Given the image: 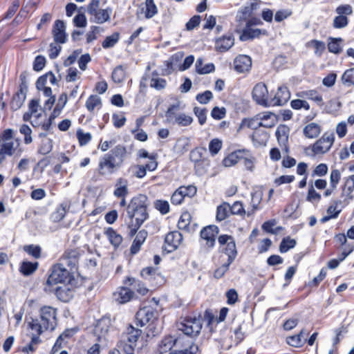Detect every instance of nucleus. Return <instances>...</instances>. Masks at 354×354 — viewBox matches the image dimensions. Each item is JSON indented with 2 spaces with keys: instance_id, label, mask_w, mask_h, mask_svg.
Segmentation results:
<instances>
[{
  "instance_id": "69168bd1",
  "label": "nucleus",
  "mask_w": 354,
  "mask_h": 354,
  "mask_svg": "<svg viewBox=\"0 0 354 354\" xmlns=\"http://www.w3.org/2000/svg\"><path fill=\"white\" fill-rule=\"evenodd\" d=\"M213 97L212 93L210 91H206L203 93L196 95V100L201 104H207Z\"/></svg>"
},
{
  "instance_id": "bf43d9fd",
  "label": "nucleus",
  "mask_w": 354,
  "mask_h": 354,
  "mask_svg": "<svg viewBox=\"0 0 354 354\" xmlns=\"http://www.w3.org/2000/svg\"><path fill=\"white\" fill-rule=\"evenodd\" d=\"M59 44H58L56 42L51 43L50 44V48L48 50V51H49L48 55L51 59H55L59 55V54L62 50V46Z\"/></svg>"
},
{
  "instance_id": "7c9ffc66",
  "label": "nucleus",
  "mask_w": 354,
  "mask_h": 354,
  "mask_svg": "<svg viewBox=\"0 0 354 354\" xmlns=\"http://www.w3.org/2000/svg\"><path fill=\"white\" fill-rule=\"evenodd\" d=\"M321 127L315 123L312 122L304 127L303 129V133L304 136L310 139L315 138L319 136L321 133Z\"/></svg>"
},
{
  "instance_id": "423d86ee",
  "label": "nucleus",
  "mask_w": 354,
  "mask_h": 354,
  "mask_svg": "<svg viewBox=\"0 0 354 354\" xmlns=\"http://www.w3.org/2000/svg\"><path fill=\"white\" fill-rule=\"evenodd\" d=\"M127 214L131 219L128 226L129 228V235L133 236L148 218V213L147 209H136L131 212L130 209L127 210Z\"/></svg>"
},
{
  "instance_id": "1a4fd4ad",
  "label": "nucleus",
  "mask_w": 354,
  "mask_h": 354,
  "mask_svg": "<svg viewBox=\"0 0 354 354\" xmlns=\"http://www.w3.org/2000/svg\"><path fill=\"white\" fill-rule=\"evenodd\" d=\"M111 329V320L109 317H103L97 322L94 333L100 342H106L110 337Z\"/></svg>"
},
{
  "instance_id": "ea45409f",
  "label": "nucleus",
  "mask_w": 354,
  "mask_h": 354,
  "mask_svg": "<svg viewBox=\"0 0 354 354\" xmlns=\"http://www.w3.org/2000/svg\"><path fill=\"white\" fill-rule=\"evenodd\" d=\"M102 104L101 98L96 95H91L86 102V107L88 111H93L95 108L100 107Z\"/></svg>"
},
{
  "instance_id": "f3484780",
  "label": "nucleus",
  "mask_w": 354,
  "mask_h": 354,
  "mask_svg": "<svg viewBox=\"0 0 354 354\" xmlns=\"http://www.w3.org/2000/svg\"><path fill=\"white\" fill-rule=\"evenodd\" d=\"M182 240L183 236L180 232L174 231L168 233L165 239V243L167 245L166 249L168 252L175 250L180 244Z\"/></svg>"
},
{
  "instance_id": "ddd939ff",
  "label": "nucleus",
  "mask_w": 354,
  "mask_h": 354,
  "mask_svg": "<svg viewBox=\"0 0 354 354\" xmlns=\"http://www.w3.org/2000/svg\"><path fill=\"white\" fill-rule=\"evenodd\" d=\"M141 333L142 331L140 329L129 325L122 334L121 342L132 348L136 345V342L140 337Z\"/></svg>"
},
{
  "instance_id": "4be33fe9",
  "label": "nucleus",
  "mask_w": 354,
  "mask_h": 354,
  "mask_svg": "<svg viewBox=\"0 0 354 354\" xmlns=\"http://www.w3.org/2000/svg\"><path fill=\"white\" fill-rule=\"evenodd\" d=\"M234 69L239 73L248 71L252 66L251 58L245 55H239L234 59Z\"/></svg>"
},
{
  "instance_id": "c9c22d12",
  "label": "nucleus",
  "mask_w": 354,
  "mask_h": 354,
  "mask_svg": "<svg viewBox=\"0 0 354 354\" xmlns=\"http://www.w3.org/2000/svg\"><path fill=\"white\" fill-rule=\"evenodd\" d=\"M230 205L227 203H223L221 205L218 206L216 209V220L223 221L230 214Z\"/></svg>"
},
{
  "instance_id": "338daca9",
  "label": "nucleus",
  "mask_w": 354,
  "mask_h": 354,
  "mask_svg": "<svg viewBox=\"0 0 354 354\" xmlns=\"http://www.w3.org/2000/svg\"><path fill=\"white\" fill-rule=\"evenodd\" d=\"M46 64V59L44 56L38 55L35 57L33 63V69L35 71H40L44 68Z\"/></svg>"
},
{
  "instance_id": "f03ea898",
  "label": "nucleus",
  "mask_w": 354,
  "mask_h": 354,
  "mask_svg": "<svg viewBox=\"0 0 354 354\" xmlns=\"http://www.w3.org/2000/svg\"><path fill=\"white\" fill-rule=\"evenodd\" d=\"M19 146V140L13 139V130L7 129L0 134V165L6 156H11Z\"/></svg>"
},
{
  "instance_id": "774afa93",
  "label": "nucleus",
  "mask_w": 354,
  "mask_h": 354,
  "mask_svg": "<svg viewBox=\"0 0 354 354\" xmlns=\"http://www.w3.org/2000/svg\"><path fill=\"white\" fill-rule=\"evenodd\" d=\"M198 348L196 345L192 344L189 346L188 348H185L183 350H176L170 353V354H195Z\"/></svg>"
},
{
  "instance_id": "09e8293b",
  "label": "nucleus",
  "mask_w": 354,
  "mask_h": 354,
  "mask_svg": "<svg viewBox=\"0 0 354 354\" xmlns=\"http://www.w3.org/2000/svg\"><path fill=\"white\" fill-rule=\"evenodd\" d=\"M119 39V34L113 33V35L108 36L105 38L104 41L102 42V47L104 48H111L115 46V44L118 42Z\"/></svg>"
},
{
  "instance_id": "e2e57ef3",
  "label": "nucleus",
  "mask_w": 354,
  "mask_h": 354,
  "mask_svg": "<svg viewBox=\"0 0 354 354\" xmlns=\"http://www.w3.org/2000/svg\"><path fill=\"white\" fill-rule=\"evenodd\" d=\"M155 207L159 210L161 214H166L169 211V205L167 201L158 200L155 202Z\"/></svg>"
},
{
  "instance_id": "0e129e2a",
  "label": "nucleus",
  "mask_w": 354,
  "mask_h": 354,
  "mask_svg": "<svg viewBox=\"0 0 354 354\" xmlns=\"http://www.w3.org/2000/svg\"><path fill=\"white\" fill-rule=\"evenodd\" d=\"M230 212L232 214L243 215L245 211L243 208V204L239 201H236L230 206Z\"/></svg>"
},
{
  "instance_id": "6ab92c4d",
  "label": "nucleus",
  "mask_w": 354,
  "mask_h": 354,
  "mask_svg": "<svg viewBox=\"0 0 354 354\" xmlns=\"http://www.w3.org/2000/svg\"><path fill=\"white\" fill-rule=\"evenodd\" d=\"M257 120H259V122H257V124L265 128L273 127L278 120L277 115L272 112H264L257 115Z\"/></svg>"
},
{
  "instance_id": "de8ad7c7",
  "label": "nucleus",
  "mask_w": 354,
  "mask_h": 354,
  "mask_svg": "<svg viewBox=\"0 0 354 354\" xmlns=\"http://www.w3.org/2000/svg\"><path fill=\"white\" fill-rule=\"evenodd\" d=\"M304 96L308 99L315 101L319 106L323 105V99L316 91L310 90L304 93Z\"/></svg>"
},
{
  "instance_id": "c85d7f7f",
  "label": "nucleus",
  "mask_w": 354,
  "mask_h": 354,
  "mask_svg": "<svg viewBox=\"0 0 354 354\" xmlns=\"http://www.w3.org/2000/svg\"><path fill=\"white\" fill-rule=\"evenodd\" d=\"M147 232L145 230H140L136 234V238L131 246V252L133 254H136L140 250L141 245L145 241L147 237Z\"/></svg>"
},
{
  "instance_id": "4468645a",
  "label": "nucleus",
  "mask_w": 354,
  "mask_h": 354,
  "mask_svg": "<svg viewBox=\"0 0 354 354\" xmlns=\"http://www.w3.org/2000/svg\"><path fill=\"white\" fill-rule=\"evenodd\" d=\"M218 232V228L216 225H209L201 230V237L206 241V245L208 248L214 247Z\"/></svg>"
},
{
  "instance_id": "c756f323",
  "label": "nucleus",
  "mask_w": 354,
  "mask_h": 354,
  "mask_svg": "<svg viewBox=\"0 0 354 354\" xmlns=\"http://www.w3.org/2000/svg\"><path fill=\"white\" fill-rule=\"evenodd\" d=\"M266 30H261L259 28L253 29L246 26V28L243 30V32L240 35V39L241 41H247L258 37L261 34L266 35Z\"/></svg>"
},
{
  "instance_id": "052dcab7",
  "label": "nucleus",
  "mask_w": 354,
  "mask_h": 354,
  "mask_svg": "<svg viewBox=\"0 0 354 354\" xmlns=\"http://www.w3.org/2000/svg\"><path fill=\"white\" fill-rule=\"evenodd\" d=\"M24 251H26L28 254L32 255L35 258L40 257L41 254V248L38 245H26L24 248Z\"/></svg>"
},
{
  "instance_id": "dca6fc26",
  "label": "nucleus",
  "mask_w": 354,
  "mask_h": 354,
  "mask_svg": "<svg viewBox=\"0 0 354 354\" xmlns=\"http://www.w3.org/2000/svg\"><path fill=\"white\" fill-rule=\"evenodd\" d=\"M28 91V86L24 81H22L20 84V88L19 91L13 96L10 106L11 109L16 111L21 108L23 105L26 97V93Z\"/></svg>"
},
{
  "instance_id": "393cba45",
  "label": "nucleus",
  "mask_w": 354,
  "mask_h": 354,
  "mask_svg": "<svg viewBox=\"0 0 354 354\" xmlns=\"http://www.w3.org/2000/svg\"><path fill=\"white\" fill-rule=\"evenodd\" d=\"M112 12L111 8L99 9L95 13L91 15L90 20L97 24H103L110 19Z\"/></svg>"
},
{
  "instance_id": "864d4df0",
  "label": "nucleus",
  "mask_w": 354,
  "mask_h": 354,
  "mask_svg": "<svg viewBox=\"0 0 354 354\" xmlns=\"http://www.w3.org/2000/svg\"><path fill=\"white\" fill-rule=\"evenodd\" d=\"M52 149V140L49 138H45L42 140L41 145L39 149V152L43 155H46L50 153Z\"/></svg>"
},
{
  "instance_id": "f704fd0d",
  "label": "nucleus",
  "mask_w": 354,
  "mask_h": 354,
  "mask_svg": "<svg viewBox=\"0 0 354 354\" xmlns=\"http://www.w3.org/2000/svg\"><path fill=\"white\" fill-rule=\"evenodd\" d=\"M115 159L122 165L127 157V151L124 146L118 145L109 151Z\"/></svg>"
},
{
  "instance_id": "2eb2a0df",
  "label": "nucleus",
  "mask_w": 354,
  "mask_h": 354,
  "mask_svg": "<svg viewBox=\"0 0 354 354\" xmlns=\"http://www.w3.org/2000/svg\"><path fill=\"white\" fill-rule=\"evenodd\" d=\"M290 97V93L286 86H279L273 97L270 99V106L285 104Z\"/></svg>"
},
{
  "instance_id": "37998d69",
  "label": "nucleus",
  "mask_w": 354,
  "mask_h": 354,
  "mask_svg": "<svg viewBox=\"0 0 354 354\" xmlns=\"http://www.w3.org/2000/svg\"><path fill=\"white\" fill-rule=\"evenodd\" d=\"M38 263H31V262H23L20 271L23 274L28 276L33 273L37 268Z\"/></svg>"
},
{
  "instance_id": "473e14b6",
  "label": "nucleus",
  "mask_w": 354,
  "mask_h": 354,
  "mask_svg": "<svg viewBox=\"0 0 354 354\" xmlns=\"http://www.w3.org/2000/svg\"><path fill=\"white\" fill-rule=\"evenodd\" d=\"M234 39L231 35L224 36L216 41V48L221 52L226 51L234 45Z\"/></svg>"
},
{
  "instance_id": "5701e85b",
  "label": "nucleus",
  "mask_w": 354,
  "mask_h": 354,
  "mask_svg": "<svg viewBox=\"0 0 354 354\" xmlns=\"http://www.w3.org/2000/svg\"><path fill=\"white\" fill-rule=\"evenodd\" d=\"M251 139L255 147H264L269 139V134L262 129H256L251 136Z\"/></svg>"
},
{
  "instance_id": "bb28decb",
  "label": "nucleus",
  "mask_w": 354,
  "mask_h": 354,
  "mask_svg": "<svg viewBox=\"0 0 354 354\" xmlns=\"http://www.w3.org/2000/svg\"><path fill=\"white\" fill-rule=\"evenodd\" d=\"M98 169L100 174H111L117 170L113 162L104 155L99 160Z\"/></svg>"
},
{
  "instance_id": "b1692460",
  "label": "nucleus",
  "mask_w": 354,
  "mask_h": 354,
  "mask_svg": "<svg viewBox=\"0 0 354 354\" xmlns=\"http://www.w3.org/2000/svg\"><path fill=\"white\" fill-rule=\"evenodd\" d=\"M289 133L290 129L285 124H280L276 130V136L277 140L281 146L284 147L286 150H287V143L288 140Z\"/></svg>"
},
{
  "instance_id": "c03bdc74",
  "label": "nucleus",
  "mask_w": 354,
  "mask_h": 354,
  "mask_svg": "<svg viewBox=\"0 0 354 354\" xmlns=\"http://www.w3.org/2000/svg\"><path fill=\"white\" fill-rule=\"evenodd\" d=\"M296 245L295 239H292L289 237L284 238L279 245V251L281 253L288 252L290 249L293 248Z\"/></svg>"
},
{
  "instance_id": "a211bd4d",
  "label": "nucleus",
  "mask_w": 354,
  "mask_h": 354,
  "mask_svg": "<svg viewBox=\"0 0 354 354\" xmlns=\"http://www.w3.org/2000/svg\"><path fill=\"white\" fill-rule=\"evenodd\" d=\"M65 24L63 21L56 20L53 29L54 41L58 44H64L66 41Z\"/></svg>"
},
{
  "instance_id": "e433bc0d",
  "label": "nucleus",
  "mask_w": 354,
  "mask_h": 354,
  "mask_svg": "<svg viewBox=\"0 0 354 354\" xmlns=\"http://www.w3.org/2000/svg\"><path fill=\"white\" fill-rule=\"evenodd\" d=\"M263 196V193L261 190H257L252 194V200H251V205L252 207V212H248V215L250 216L254 212L259 208V205H260L262 198Z\"/></svg>"
},
{
  "instance_id": "4d7b16f0",
  "label": "nucleus",
  "mask_w": 354,
  "mask_h": 354,
  "mask_svg": "<svg viewBox=\"0 0 354 354\" xmlns=\"http://www.w3.org/2000/svg\"><path fill=\"white\" fill-rule=\"evenodd\" d=\"M348 23V18L344 15H338L333 20V26L335 28H342L347 26Z\"/></svg>"
},
{
  "instance_id": "cd10ccee",
  "label": "nucleus",
  "mask_w": 354,
  "mask_h": 354,
  "mask_svg": "<svg viewBox=\"0 0 354 354\" xmlns=\"http://www.w3.org/2000/svg\"><path fill=\"white\" fill-rule=\"evenodd\" d=\"M177 342L178 339L171 336L165 337L158 344L157 351L160 354L165 353L169 351Z\"/></svg>"
},
{
  "instance_id": "58836bf2",
  "label": "nucleus",
  "mask_w": 354,
  "mask_h": 354,
  "mask_svg": "<svg viewBox=\"0 0 354 354\" xmlns=\"http://www.w3.org/2000/svg\"><path fill=\"white\" fill-rule=\"evenodd\" d=\"M245 152L243 154V157L241 158V160H243V165L245 167L250 171H253L254 169V165L256 162V159L254 156L251 155L250 151L248 150L245 149Z\"/></svg>"
},
{
  "instance_id": "f257e3e1",
  "label": "nucleus",
  "mask_w": 354,
  "mask_h": 354,
  "mask_svg": "<svg viewBox=\"0 0 354 354\" xmlns=\"http://www.w3.org/2000/svg\"><path fill=\"white\" fill-rule=\"evenodd\" d=\"M30 327L37 335L47 330H54L56 326V310L50 306H44L40 309L39 318L32 319Z\"/></svg>"
},
{
  "instance_id": "0eeeda50",
  "label": "nucleus",
  "mask_w": 354,
  "mask_h": 354,
  "mask_svg": "<svg viewBox=\"0 0 354 354\" xmlns=\"http://www.w3.org/2000/svg\"><path fill=\"white\" fill-rule=\"evenodd\" d=\"M177 109L178 106L173 105L167 109L165 113L167 122L172 124H177L182 127L189 125L192 122L193 118L185 113H176L175 109Z\"/></svg>"
},
{
  "instance_id": "aec40b11",
  "label": "nucleus",
  "mask_w": 354,
  "mask_h": 354,
  "mask_svg": "<svg viewBox=\"0 0 354 354\" xmlns=\"http://www.w3.org/2000/svg\"><path fill=\"white\" fill-rule=\"evenodd\" d=\"M133 295L134 292L129 288L125 287H120L118 288L117 290L113 292V299L116 302L122 304L129 301L132 299Z\"/></svg>"
},
{
  "instance_id": "603ef678",
  "label": "nucleus",
  "mask_w": 354,
  "mask_h": 354,
  "mask_svg": "<svg viewBox=\"0 0 354 354\" xmlns=\"http://www.w3.org/2000/svg\"><path fill=\"white\" fill-rule=\"evenodd\" d=\"M222 147V142L218 138H214L209 143V150L212 156L218 153Z\"/></svg>"
},
{
  "instance_id": "20e7f679",
  "label": "nucleus",
  "mask_w": 354,
  "mask_h": 354,
  "mask_svg": "<svg viewBox=\"0 0 354 354\" xmlns=\"http://www.w3.org/2000/svg\"><path fill=\"white\" fill-rule=\"evenodd\" d=\"M136 319L140 326L149 324L148 328L152 333V335H156L160 332V329L154 326L157 321L156 313L151 308L145 307L140 309L136 315Z\"/></svg>"
},
{
  "instance_id": "a878e982",
  "label": "nucleus",
  "mask_w": 354,
  "mask_h": 354,
  "mask_svg": "<svg viewBox=\"0 0 354 354\" xmlns=\"http://www.w3.org/2000/svg\"><path fill=\"white\" fill-rule=\"evenodd\" d=\"M245 153V149L236 150L230 153L223 160V165L225 167H230L235 165L243 157V154Z\"/></svg>"
},
{
  "instance_id": "79ce46f5",
  "label": "nucleus",
  "mask_w": 354,
  "mask_h": 354,
  "mask_svg": "<svg viewBox=\"0 0 354 354\" xmlns=\"http://www.w3.org/2000/svg\"><path fill=\"white\" fill-rule=\"evenodd\" d=\"M145 17L147 19L153 17L158 12L154 0H145Z\"/></svg>"
},
{
  "instance_id": "6e6552de",
  "label": "nucleus",
  "mask_w": 354,
  "mask_h": 354,
  "mask_svg": "<svg viewBox=\"0 0 354 354\" xmlns=\"http://www.w3.org/2000/svg\"><path fill=\"white\" fill-rule=\"evenodd\" d=\"M335 140L333 133H324L323 136L312 146L314 154H324L331 148Z\"/></svg>"
},
{
  "instance_id": "5fc2aeb1",
  "label": "nucleus",
  "mask_w": 354,
  "mask_h": 354,
  "mask_svg": "<svg viewBox=\"0 0 354 354\" xmlns=\"http://www.w3.org/2000/svg\"><path fill=\"white\" fill-rule=\"evenodd\" d=\"M167 82L160 77H153L151 80L150 86L158 90H162L166 87Z\"/></svg>"
},
{
  "instance_id": "13d9d810",
  "label": "nucleus",
  "mask_w": 354,
  "mask_h": 354,
  "mask_svg": "<svg viewBox=\"0 0 354 354\" xmlns=\"http://www.w3.org/2000/svg\"><path fill=\"white\" fill-rule=\"evenodd\" d=\"M19 131L21 134L24 135V142L26 144H30L32 142V139L31 137L32 130L26 124H23L21 126L19 129Z\"/></svg>"
},
{
  "instance_id": "72a5a7b5",
  "label": "nucleus",
  "mask_w": 354,
  "mask_h": 354,
  "mask_svg": "<svg viewBox=\"0 0 354 354\" xmlns=\"http://www.w3.org/2000/svg\"><path fill=\"white\" fill-rule=\"evenodd\" d=\"M105 234L114 248L119 247L122 242V236L117 233L112 227L107 228L105 231Z\"/></svg>"
},
{
  "instance_id": "412c9836",
  "label": "nucleus",
  "mask_w": 354,
  "mask_h": 354,
  "mask_svg": "<svg viewBox=\"0 0 354 354\" xmlns=\"http://www.w3.org/2000/svg\"><path fill=\"white\" fill-rule=\"evenodd\" d=\"M148 206V198L143 194H139L133 197L127 206V210L131 209L135 211L136 209H147Z\"/></svg>"
},
{
  "instance_id": "39448f33",
  "label": "nucleus",
  "mask_w": 354,
  "mask_h": 354,
  "mask_svg": "<svg viewBox=\"0 0 354 354\" xmlns=\"http://www.w3.org/2000/svg\"><path fill=\"white\" fill-rule=\"evenodd\" d=\"M202 322L200 318H187L178 324V329L190 337H197L202 329Z\"/></svg>"
},
{
  "instance_id": "a18cd8bd",
  "label": "nucleus",
  "mask_w": 354,
  "mask_h": 354,
  "mask_svg": "<svg viewBox=\"0 0 354 354\" xmlns=\"http://www.w3.org/2000/svg\"><path fill=\"white\" fill-rule=\"evenodd\" d=\"M206 151L205 148L198 147L191 151L189 154L190 160L195 163L201 162L203 153Z\"/></svg>"
},
{
  "instance_id": "3c124183",
  "label": "nucleus",
  "mask_w": 354,
  "mask_h": 354,
  "mask_svg": "<svg viewBox=\"0 0 354 354\" xmlns=\"http://www.w3.org/2000/svg\"><path fill=\"white\" fill-rule=\"evenodd\" d=\"M191 216L189 213H183L178 222V227L180 230H187L190 223Z\"/></svg>"
},
{
  "instance_id": "680f3d73",
  "label": "nucleus",
  "mask_w": 354,
  "mask_h": 354,
  "mask_svg": "<svg viewBox=\"0 0 354 354\" xmlns=\"http://www.w3.org/2000/svg\"><path fill=\"white\" fill-rule=\"evenodd\" d=\"M252 11L250 9V6L247 4L241 11H239L236 15V18L239 21L246 20L249 17L252 15Z\"/></svg>"
},
{
  "instance_id": "a19ab883",
  "label": "nucleus",
  "mask_w": 354,
  "mask_h": 354,
  "mask_svg": "<svg viewBox=\"0 0 354 354\" xmlns=\"http://www.w3.org/2000/svg\"><path fill=\"white\" fill-rule=\"evenodd\" d=\"M343 40L341 38H330L328 48L330 53L338 54L342 50L341 44Z\"/></svg>"
},
{
  "instance_id": "7ed1b4c3",
  "label": "nucleus",
  "mask_w": 354,
  "mask_h": 354,
  "mask_svg": "<svg viewBox=\"0 0 354 354\" xmlns=\"http://www.w3.org/2000/svg\"><path fill=\"white\" fill-rule=\"evenodd\" d=\"M71 275L70 272L65 268L64 264L60 263L53 266V270L46 281V286L53 287L66 283H70Z\"/></svg>"
},
{
  "instance_id": "49530a36",
  "label": "nucleus",
  "mask_w": 354,
  "mask_h": 354,
  "mask_svg": "<svg viewBox=\"0 0 354 354\" xmlns=\"http://www.w3.org/2000/svg\"><path fill=\"white\" fill-rule=\"evenodd\" d=\"M342 83L346 86L354 84V68L346 70L342 77Z\"/></svg>"
},
{
  "instance_id": "2f4dec72",
  "label": "nucleus",
  "mask_w": 354,
  "mask_h": 354,
  "mask_svg": "<svg viewBox=\"0 0 354 354\" xmlns=\"http://www.w3.org/2000/svg\"><path fill=\"white\" fill-rule=\"evenodd\" d=\"M79 254L78 251L76 250H70L65 252L62 259V263L74 267L77 262Z\"/></svg>"
},
{
  "instance_id": "f8f14e48",
  "label": "nucleus",
  "mask_w": 354,
  "mask_h": 354,
  "mask_svg": "<svg viewBox=\"0 0 354 354\" xmlns=\"http://www.w3.org/2000/svg\"><path fill=\"white\" fill-rule=\"evenodd\" d=\"M218 241L220 245H225V248L223 249V250L225 254L228 257L227 261H229V263H232L237 254L236 244L234 239L231 236L221 235L218 237Z\"/></svg>"
},
{
  "instance_id": "8fccbe9b",
  "label": "nucleus",
  "mask_w": 354,
  "mask_h": 354,
  "mask_svg": "<svg viewBox=\"0 0 354 354\" xmlns=\"http://www.w3.org/2000/svg\"><path fill=\"white\" fill-rule=\"evenodd\" d=\"M286 342L291 346L301 347L304 344L305 339H302V338L300 337V335H295L288 337L286 338Z\"/></svg>"
},
{
  "instance_id": "9d476101",
  "label": "nucleus",
  "mask_w": 354,
  "mask_h": 354,
  "mask_svg": "<svg viewBox=\"0 0 354 354\" xmlns=\"http://www.w3.org/2000/svg\"><path fill=\"white\" fill-rule=\"evenodd\" d=\"M252 99L259 105L263 106H270V99L268 97V91L264 83L259 82L257 84L252 92Z\"/></svg>"
},
{
  "instance_id": "6e6d98bb",
  "label": "nucleus",
  "mask_w": 354,
  "mask_h": 354,
  "mask_svg": "<svg viewBox=\"0 0 354 354\" xmlns=\"http://www.w3.org/2000/svg\"><path fill=\"white\" fill-rule=\"evenodd\" d=\"M194 113L198 118L200 124H204L207 118V109L196 106L194 109Z\"/></svg>"
},
{
  "instance_id": "4c0bfd02",
  "label": "nucleus",
  "mask_w": 354,
  "mask_h": 354,
  "mask_svg": "<svg viewBox=\"0 0 354 354\" xmlns=\"http://www.w3.org/2000/svg\"><path fill=\"white\" fill-rule=\"evenodd\" d=\"M127 66L119 65L116 66L112 73V80L116 83L122 82L126 76Z\"/></svg>"
},
{
  "instance_id": "9b49d317",
  "label": "nucleus",
  "mask_w": 354,
  "mask_h": 354,
  "mask_svg": "<svg viewBox=\"0 0 354 354\" xmlns=\"http://www.w3.org/2000/svg\"><path fill=\"white\" fill-rule=\"evenodd\" d=\"M46 291L55 292L57 298L64 302H68L73 297V289L70 283L58 285L55 287H45Z\"/></svg>"
}]
</instances>
